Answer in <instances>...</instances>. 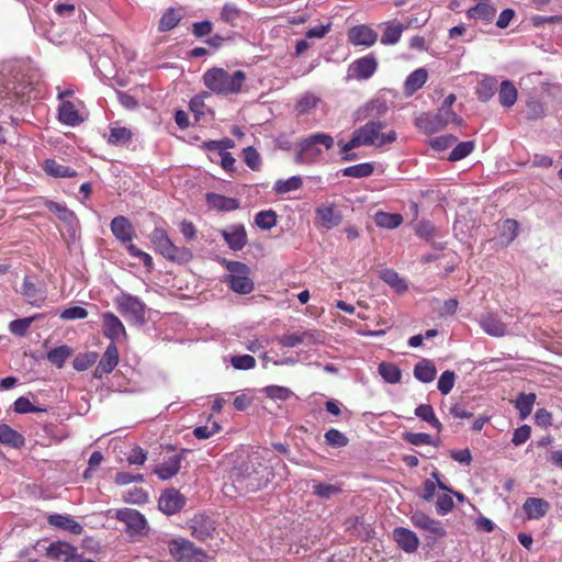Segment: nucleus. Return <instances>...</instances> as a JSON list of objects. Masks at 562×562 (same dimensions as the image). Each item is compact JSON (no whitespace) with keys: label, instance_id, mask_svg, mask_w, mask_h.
Returning a JSON list of instances; mask_svg holds the SVG:
<instances>
[{"label":"nucleus","instance_id":"obj_1","mask_svg":"<svg viewBox=\"0 0 562 562\" xmlns=\"http://www.w3.org/2000/svg\"><path fill=\"white\" fill-rule=\"evenodd\" d=\"M383 128V122L371 121L356 130L353 134H351L349 142L341 147V154H344L342 160L350 161L355 159L356 155L348 153L357 147L371 145L381 147L394 143L397 138L396 132L391 131L382 133L381 130Z\"/></svg>","mask_w":562,"mask_h":562},{"label":"nucleus","instance_id":"obj_2","mask_svg":"<svg viewBox=\"0 0 562 562\" xmlns=\"http://www.w3.org/2000/svg\"><path fill=\"white\" fill-rule=\"evenodd\" d=\"M247 80L246 74L243 70L228 72L222 67H211L203 72L202 82L210 92L229 97L236 95L243 91Z\"/></svg>","mask_w":562,"mask_h":562},{"label":"nucleus","instance_id":"obj_3","mask_svg":"<svg viewBox=\"0 0 562 562\" xmlns=\"http://www.w3.org/2000/svg\"><path fill=\"white\" fill-rule=\"evenodd\" d=\"M150 240L157 251L168 261L175 263H188L193 258V252L186 246H178L169 239L165 228L156 227L150 234Z\"/></svg>","mask_w":562,"mask_h":562},{"label":"nucleus","instance_id":"obj_4","mask_svg":"<svg viewBox=\"0 0 562 562\" xmlns=\"http://www.w3.org/2000/svg\"><path fill=\"white\" fill-rule=\"evenodd\" d=\"M319 145L330 149L334 147V138L326 133H314L307 138L301 139L294 162L310 165L316 162L323 154Z\"/></svg>","mask_w":562,"mask_h":562},{"label":"nucleus","instance_id":"obj_5","mask_svg":"<svg viewBox=\"0 0 562 562\" xmlns=\"http://www.w3.org/2000/svg\"><path fill=\"white\" fill-rule=\"evenodd\" d=\"M463 120L461 116L456 114L453 110L439 109L436 114H422L418 116L415 124L420 127L426 133H436L445 127V125L449 123H456L459 126L462 124Z\"/></svg>","mask_w":562,"mask_h":562},{"label":"nucleus","instance_id":"obj_6","mask_svg":"<svg viewBox=\"0 0 562 562\" xmlns=\"http://www.w3.org/2000/svg\"><path fill=\"white\" fill-rule=\"evenodd\" d=\"M226 268L231 272V274L227 276L231 290L239 294L251 293L254 283L249 278V268L238 261H227Z\"/></svg>","mask_w":562,"mask_h":562},{"label":"nucleus","instance_id":"obj_7","mask_svg":"<svg viewBox=\"0 0 562 562\" xmlns=\"http://www.w3.org/2000/svg\"><path fill=\"white\" fill-rule=\"evenodd\" d=\"M117 311L123 314L124 317L130 318L134 323H143L145 317V304L139 299L123 293L115 300Z\"/></svg>","mask_w":562,"mask_h":562},{"label":"nucleus","instance_id":"obj_8","mask_svg":"<svg viewBox=\"0 0 562 562\" xmlns=\"http://www.w3.org/2000/svg\"><path fill=\"white\" fill-rule=\"evenodd\" d=\"M115 517L125 525L126 532L132 537L145 533L147 522L144 515L139 512L133 508H123L116 512Z\"/></svg>","mask_w":562,"mask_h":562},{"label":"nucleus","instance_id":"obj_9","mask_svg":"<svg viewBox=\"0 0 562 562\" xmlns=\"http://www.w3.org/2000/svg\"><path fill=\"white\" fill-rule=\"evenodd\" d=\"M168 552L177 561H188L195 557L203 555V550L194 547L193 542L187 539H172L168 542Z\"/></svg>","mask_w":562,"mask_h":562},{"label":"nucleus","instance_id":"obj_10","mask_svg":"<svg viewBox=\"0 0 562 562\" xmlns=\"http://www.w3.org/2000/svg\"><path fill=\"white\" fill-rule=\"evenodd\" d=\"M186 496L182 495L176 488H168L162 494H160L158 501V507L160 512L167 515H173L180 513L182 507L186 506Z\"/></svg>","mask_w":562,"mask_h":562},{"label":"nucleus","instance_id":"obj_11","mask_svg":"<svg viewBox=\"0 0 562 562\" xmlns=\"http://www.w3.org/2000/svg\"><path fill=\"white\" fill-rule=\"evenodd\" d=\"M119 364V350L117 346L114 341H112L108 348H105V351L103 352V356L101 360H99L93 376L95 379H102L103 375L110 374L113 370H115L116 366Z\"/></svg>","mask_w":562,"mask_h":562},{"label":"nucleus","instance_id":"obj_12","mask_svg":"<svg viewBox=\"0 0 562 562\" xmlns=\"http://www.w3.org/2000/svg\"><path fill=\"white\" fill-rule=\"evenodd\" d=\"M348 41L355 46L370 47L378 41V33L369 25H355L348 31Z\"/></svg>","mask_w":562,"mask_h":562},{"label":"nucleus","instance_id":"obj_13","mask_svg":"<svg viewBox=\"0 0 562 562\" xmlns=\"http://www.w3.org/2000/svg\"><path fill=\"white\" fill-rule=\"evenodd\" d=\"M393 541L407 554L414 553L419 547V538L405 527H396L392 531Z\"/></svg>","mask_w":562,"mask_h":562},{"label":"nucleus","instance_id":"obj_14","mask_svg":"<svg viewBox=\"0 0 562 562\" xmlns=\"http://www.w3.org/2000/svg\"><path fill=\"white\" fill-rule=\"evenodd\" d=\"M221 235L231 250L239 251L247 244V234L243 224L231 225L222 229Z\"/></svg>","mask_w":562,"mask_h":562},{"label":"nucleus","instance_id":"obj_15","mask_svg":"<svg viewBox=\"0 0 562 562\" xmlns=\"http://www.w3.org/2000/svg\"><path fill=\"white\" fill-rule=\"evenodd\" d=\"M315 215L319 218L322 227L330 229L340 225L342 215L336 209L335 203H323L315 209Z\"/></svg>","mask_w":562,"mask_h":562},{"label":"nucleus","instance_id":"obj_16","mask_svg":"<svg viewBox=\"0 0 562 562\" xmlns=\"http://www.w3.org/2000/svg\"><path fill=\"white\" fill-rule=\"evenodd\" d=\"M191 529H192L193 538H195L196 540H199L201 542H205L209 539H211L212 536L214 535L215 525H214V521L210 517L203 516V515H196L192 519Z\"/></svg>","mask_w":562,"mask_h":562},{"label":"nucleus","instance_id":"obj_17","mask_svg":"<svg viewBox=\"0 0 562 562\" xmlns=\"http://www.w3.org/2000/svg\"><path fill=\"white\" fill-rule=\"evenodd\" d=\"M479 325L484 333L492 337H503L506 335L507 326L496 313H485L481 316Z\"/></svg>","mask_w":562,"mask_h":562},{"label":"nucleus","instance_id":"obj_18","mask_svg":"<svg viewBox=\"0 0 562 562\" xmlns=\"http://www.w3.org/2000/svg\"><path fill=\"white\" fill-rule=\"evenodd\" d=\"M526 519L538 520L544 518L550 509L549 502L540 497H529L522 505Z\"/></svg>","mask_w":562,"mask_h":562},{"label":"nucleus","instance_id":"obj_19","mask_svg":"<svg viewBox=\"0 0 562 562\" xmlns=\"http://www.w3.org/2000/svg\"><path fill=\"white\" fill-rule=\"evenodd\" d=\"M183 459V451L176 453L161 462L154 469V473L158 475L160 480H169L175 477L179 473L181 468V460Z\"/></svg>","mask_w":562,"mask_h":562},{"label":"nucleus","instance_id":"obj_20","mask_svg":"<svg viewBox=\"0 0 562 562\" xmlns=\"http://www.w3.org/2000/svg\"><path fill=\"white\" fill-rule=\"evenodd\" d=\"M58 119L61 124L67 126H78L83 122L80 111L76 108V104L70 101L59 102Z\"/></svg>","mask_w":562,"mask_h":562},{"label":"nucleus","instance_id":"obj_21","mask_svg":"<svg viewBox=\"0 0 562 562\" xmlns=\"http://www.w3.org/2000/svg\"><path fill=\"white\" fill-rule=\"evenodd\" d=\"M22 294L26 302L34 306H41L46 300V290L37 286L30 277L24 278Z\"/></svg>","mask_w":562,"mask_h":562},{"label":"nucleus","instance_id":"obj_22","mask_svg":"<svg viewBox=\"0 0 562 562\" xmlns=\"http://www.w3.org/2000/svg\"><path fill=\"white\" fill-rule=\"evenodd\" d=\"M376 68L378 61L371 55H366L361 58H358L356 63H353V74L358 80L370 79L376 71Z\"/></svg>","mask_w":562,"mask_h":562},{"label":"nucleus","instance_id":"obj_23","mask_svg":"<svg viewBox=\"0 0 562 562\" xmlns=\"http://www.w3.org/2000/svg\"><path fill=\"white\" fill-rule=\"evenodd\" d=\"M103 335L115 341L121 336H125L123 323L111 312L103 314Z\"/></svg>","mask_w":562,"mask_h":562},{"label":"nucleus","instance_id":"obj_24","mask_svg":"<svg viewBox=\"0 0 562 562\" xmlns=\"http://www.w3.org/2000/svg\"><path fill=\"white\" fill-rule=\"evenodd\" d=\"M111 233L122 243L131 241L133 236V227L127 217L117 215L111 221Z\"/></svg>","mask_w":562,"mask_h":562},{"label":"nucleus","instance_id":"obj_25","mask_svg":"<svg viewBox=\"0 0 562 562\" xmlns=\"http://www.w3.org/2000/svg\"><path fill=\"white\" fill-rule=\"evenodd\" d=\"M206 202L211 209L224 212L235 211L239 207V202L236 198H228L215 192L206 194Z\"/></svg>","mask_w":562,"mask_h":562},{"label":"nucleus","instance_id":"obj_26","mask_svg":"<svg viewBox=\"0 0 562 562\" xmlns=\"http://www.w3.org/2000/svg\"><path fill=\"white\" fill-rule=\"evenodd\" d=\"M0 443L9 448H22L25 445L24 436L7 424H0Z\"/></svg>","mask_w":562,"mask_h":562},{"label":"nucleus","instance_id":"obj_27","mask_svg":"<svg viewBox=\"0 0 562 562\" xmlns=\"http://www.w3.org/2000/svg\"><path fill=\"white\" fill-rule=\"evenodd\" d=\"M48 525L54 526L56 528H60L63 530H68L72 535L79 536L82 532V526L76 521L74 518H70L60 514H53L47 518Z\"/></svg>","mask_w":562,"mask_h":562},{"label":"nucleus","instance_id":"obj_28","mask_svg":"<svg viewBox=\"0 0 562 562\" xmlns=\"http://www.w3.org/2000/svg\"><path fill=\"white\" fill-rule=\"evenodd\" d=\"M437 370L431 360L424 358L414 366L413 375L420 383H429L435 380Z\"/></svg>","mask_w":562,"mask_h":562},{"label":"nucleus","instance_id":"obj_29","mask_svg":"<svg viewBox=\"0 0 562 562\" xmlns=\"http://www.w3.org/2000/svg\"><path fill=\"white\" fill-rule=\"evenodd\" d=\"M428 78L427 70L425 68H418L407 76L404 83V93L407 97H412L414 92L425 86Z\"/></svg>","mask_w":562,"mask_h":562},{"label":"nucleus","instance_id":"obj_30","mask_svg":"<svg viewBox=\"0 0 562 562\" xmlns=\"http://www.w3.org/2000/svg\"><path fill=\"white\" fill-rule=\"evenodd\" d=\"M517 88L510 80H504L501 86H498V103H501L503 108L510 109L517 103Z\"/></svg>","mask_w":562,"mask_h":562},{"label":"nucleus","instance_id":"obj_31","mask_svg":"<svg viewBox=\"0 0 562 562\" xmlns=\"http://www.w3.org/2000/svg\"><path fill=\"white\" fill-rule=\"evenodd\" d=\"M316 336V330H305L301 334H285L283 336L278 337V342L280 346L292 348L300 346L306 341H314Z\"/></svg>","mask_w":562,"mask_h":562},{"label":"nucleus","instance_id":"obj_32","mask_svg":"<svg viewBox=\"0 0 562 562\" xmlns=\"http://www.w3.org/2000/svg\"><path fill=\"white\" fill-rule=\"evenodd\" d=\"M44 171L46 175L52 176L53 178H56V179H58V178H75L77 176V171L74 168L61 165L55 159H46L45 160Z\"/></svg>","mask_w":562,"mask_h":562},{"label":"nucleus","instance_id":"obj_33","mask_svg":"<svg viewBox=\"0 0 562 562\" xmlns=\"http://www.w3.org/2000/svg\"><path fill=\"white\" fill-rule=\"evenodd\" d=\"M379 278L383 280L384 283L392 286L396 293H404L407 291V284L404 279H401L398 273L392 268H384L379 271Z\"/></svg>","mask_w":562,"mask_h":562},{"label":"nucleus","instance_id":"obj_34","mask_svg":"<svg viewBox=\"0 0 562 562\" xmlns=\"http://www.w3.org/2000/svg\"><path fill=\"white\" fill-rule=\"evenodd\" d=\"M467 14L470 19L481 20L488 23L495 19L496 9L488 2H477L475 7L469 8Z\"/></svg>","mask_w":562,"mask_h":562},{"label":"nucleus","instance_id":"obj_35","mask_svg":"<svg viewBox=\"0 0 562 562\" xmlns=\"http://www.w3.org/2000/svg\"><path fill=\"white\" fill-rule=\"evenodd\" d=\"M496 91L497 80L493 77H485L483 80L479 81L475 93L479 101L485 103L495 95Z\"/></svg>","mask_w":562,"mask_h":562},{"label":"nucleus","instance_id":"obj_36","mask_svg":"<svg viewBox=\"0 0 562 562\" xmlns=\"http://www.w3.org/2000/svg\"><path fill=\"white\" fill-rule=\"evenodd\" d=\"M75 547L68 542L56 541L46 548V555L54 561L66 560L75 551Z\"/></svg>","mask_w":562,"mask_h":562},{"label":"nucleus","instance_id":"obj_37","mask_svg":"<svg viewBox=\"0 0 562 562\" xmlns=\"http://www.w3.org/2000/svg\"><path fill=\"white\" fill-rule=\"evenodd\" d=\"M386 111L387 106L384 101L373 100L364 104L363 108L360 109V112H358V115H360L362 120L375 119L384 116Z\"/></svg>","mask_w":562,"mask_h":562},{"label":"nucleus","instance_id":"obj_38","mask_svg":"<svg viewBox=\"0 0 562 562\" xmlns=\"http://www.w3.org/2000/svg\"><path fill=\"white\" fill-rule=\"evenodd\" d=\"M74 355V350L68 346H58L54 349L47 351V360L49 363L55 366L58 369H61L66 363L67 359H69Z\"/></svg>","mask_w":562,"mask_h":562},{"label":"nucleus","instance_id":"obj_39","mask_svg":"<svg viewBox=\"0 0 562 562\" xmlns=\"http://www.w3.org/2000/svg\"><path fill=\"white\" fill-rule=\"evenodd\" d=\"M182 16L178 9L168 8L164 14H161L158 31L169 32L179 25Z\"/></svg>","mask_w":562,"mask_h":562},{"label":"nucleus","instance_id":"obj_40","mask_svg":"<svg viewBox=\"0 0 562 562\" xmlns=\"http://www.w3.org/2000/svg\"><path fill=\"white\" fill-rule=\"evenodd\" d=\"M414 414L416 417L432 426L435 430L439 432L441 431L442 424L440 423L439 418L436 417L432 405L422 404L415 407Z\"/></svg>","mask_w":562,"mask_h":562},{"label":"nucleus","instance_id":"obj_41","mask_svg":"<svg viewBox=\"0 0 562 562\" xmlns=\"http://www.w3.org/2000/svg\"><path fill=\"white\" fill-rule=\"evenodd\" d=\"M373 221H375V224L378 227H384V228H396L400 226L404 218L401 214L397 213H386L384 211H378L375 213V216H373Z\"/></svg>","mask_w":562,"mask_h":562},{"label":"nucleus","instance_id":"obj_42","mask_svg":"<svg viewBox=\"0 0 562 562\" xmlns=\"http://www.w3.org/2000/svg\"><path fill=\"white\" fill-rule=\"evenodd\" d=\"M537 401V394L535 393H520L516 400V407L519 412L520 418H527L532 412V406Z\"/></svg>","mask_w":562,"mask_h":562},{"label":"nucleus","instance_id":"obj_43","mask_svg":"<svg viewBox=\"0 0 562 562\" xmlns=\"http://www.w3.org/2000/svg\"><path fill=\"white\" fill-rule=\"evenodd\" d=\"M132 139V132L125 126L111 127L108 137L109 145L122 146L130 143Z\"/></svg>","mask_w":562,"mask_h":562},{"label":"nucleus","instance_id":"obj_44","mask_svg":"<svg viewBox=\"0 0 562 562\" xmlns=\"http://www.w3.org/2000/svg\"><path fill=\"white\" fill-rule=\"evenodd\" d=\"M46 209L55 214L63 223H72L75 220V213L61 203L47 201L45 203Z\"/></svg>","mask_w":562,"mask_h":562},{"label":"nucleus","instance_id":"obj_45","mask_svg":"<svg viewBox=\"0 0 562 562\" xmlns=\"http://www.w3.org/2000/svg\"><path fill=\"white\" fill-rule=\"evenodd\" d=\"M378 371L380 376L383 378L384 381L395 384L401 381V370L397 366L389 362L380 363L378 367Z\"/></svg>","mask_w":562,"mask_h":562},{"label":"nucleus","instance_id":"obj_46","mask_svg":"<svg viewBox=\"0 0 562 562\" xmlns=\"http://www.w3.org/2000/svg\"><path fill=\"white\" fill-rule=\"evenodd\" d=\"M302 187V179L300 176H292L286 180H279L274 182L273 191L278 194H284L299 190Z\"/></svg>","mask_w":562,"mask_h":562},{"label":"nucleus","instance_id":"obj_47","mask_svg":"<svg viewBox=\"0 0 562 562\" xmlns=\"http://www.w3.org/2000/svg\"><path fill=\"white\" fill-rule=\"evenodd\" d=\"M341 492L342 488L340 484L316 483L313 486L314 495L322 499H329L334 495H338Z\"/></svg>","mask_w":562,"mask_h":562},{"label":"nucleus","instance_id":"obj_48","mask_svg":"<svg viewBox=\"0 0 562 562\" xmlns=\"http://www.w3.org/2000/svg\"><path fill=\"white\" fill-rule=\"evenodd\" d=\"M373 173V166L370 162H361L342 170V175L350 178H364Z\"/></svg>","mask_w":562,"mask_h":562},{"label":"nucleus","instance_id":"obj_49","mask_svg":"<svg viewBox=\"0 0 562 562\" xmlns=\"http://www.w3.org/2000/svg\"><path fill=\"white\" fill-rule=\"evenodd\" d=\"M474 149H475L474 142H471V140L462 142V143L456 145V147L452 149V151H450V154L448 156V160L452 161V162L460 161L461 159H463L468 155H470Z\"/></svg>","mask_w":562,"mask_h":562},{"label":"nucleus","instance_id":"obj_50","mask_svg":"<svg viewBox=\"0 0 562 562\" xmlns=\"http://www.w3.org/2000/svg\"><path fill=\"white\" fill-rule=\"evenodd\" d=\"M40 315H34L30 317L19 318L10 323V331L15 336H25L27 329L31 327L34 321L40 318Z\"/></svg>","mask_w":562,"mask_h":562},{"label":"nucleus","instance_id":"obj_51","mask_svg":"<svg viewBox=\"0 0 562 562\" xmlns=\"http://www.w3.org/2000/svg\"><path fill=\"white\" fill-rule=\"evenodd\" d=\"M325 441L329 447L344 448L348 446V437L336 428H329L325 434Z\"/></svg>","mask_w":562,"mask_h":562},{"label":"nucleus","instance_id":"obj_52","mask_svg":"<svg viewBox=\"0 0 562 562\" xmlns=\"http://www.w3.org/2000/svg\"><path fill=\"white\" fill-rule=\"evenodd\" d=\"M402 32H404V25L402 24L397 23L393 25H386L382 40H380V42H382V44L385 45L397 44L401 38Z\"/></svg>","mask_w":562,"mask_h":562},{"label":"nucleus","instance_id":"obj_53","mask_svg":"<svg viewBox=\"0 0 562 562\" xmlns=\"http://www.w3.org/2000/svg\"><path fill=\"white\" fill-rule=\"evenodd\" d=\"M243 155L246 166L252 171H259L262 166V159L260 158L258 150L255 147L249 146L243 150Z\"/></svg>","mask_w":562,"mask_h":562},{"label":"nucleus","instance_id":"obj_54","mask_svg":"<svg viewBox=\"0 0 562 562\" xmlns=\"http://www.w3.org/2000/svg\"><path fill=\"white\" fill-rule=\"evenodd\" d=\"M240 14H243V12L235 4L226 3L222 8L221 20L231 26H236Z\"/></svg>","mask_w":562,"mask_h":562},{"label":"nucleus","instance_id":"obj_55","mask_svg":"<svg viewBox=\"0 0 562 562\" xmlns=\"http://www.w3.org/2000/svg\"><path fill=\"white\" fill-rule=\"evenodd\" d=\"M98 355L94 351L80 353L74 360V368L77 371H83L95 364Z\"/></svg>","mask_w":562,"mask_h":562},{"label":"nucleus","instance_id":"obj_56","mask_svg":"<svg viewBox=\"0 0 562 562\" xmlns=\"http://www.w3.org/2000/svg\"><path fill=\"white\" fill-rule=\"evenodd\" d=\"M13 411H15L19 414H26L46 412V408L35 406L26 397L20 396L19 398L15 400V402H13Z\"/></svg>","mask_w":562,"mask_h":562},{"label":"nucleus","instance_id":"obj_57","mask_svg":"<svg viewBox=\"0 0 562 562\" xmlns=\"http://www.w3.org/2000/svg\"><path fill=\"white\" fill-rule=\"evenodd\" d=\"M267 397L272 401H286L291 397L292 391L290 387H283L278 385H270L263 390Z\"/></svg>","mask_w":562,"mask_h":562},{"label":"nucleus","instance_id":"obj_58","mask_svg":"<svg viewBox=\"0 0 562 562\" xmlns=\"http://www.w3.org/2000/svg\"><path fill=\"white\" fill-rule=\"evenodd\" d=\"M255 223L262 229H270L276 225V213L273 210H263L258 212Z\"/></svg>","mask_w":562,"mask_h":562},{"label":"nucleus","instance_id":"obj_59","mask_svg":"<svg viewBox=\"0 0 562 562\" xmlns=\"http://www.w3.org/2000/svg\"><path fill=\"white\" fill-rule=\"evenodd\" d=\"M404 440L405 442H408L415 447L424 445H435L431 435L426 432H405Z\"/></svg>","mask_w":562,"mask_h":562},{"label":"nucleus","instance_id":"obj_60","mask_svg":"<svg viewBox=\"0 0 562 562\" xmlns=\"http://www.w3.org/2000/svg\"><path fill=\"white\" fill-rule=\"evenodd\" d=\"M221 429V425L216 422H213L211 425L195 427L193 429V435L196 439H209L212 436L218 434Z\"/></svg>","mask_w":562,"mask_h":562},{"label":"nucleus","instance_id":"obj_61","mask_svg":"<svg viewBox=\"0 0 562 562\" xmlns=\"http://www.w3.org/2000/svg\"><path fill=\"white\" fill-rule=\"evenodd\" d=\"M231 364L236 370H251L256 367V358L250 355L235 356L231 358Z\"/></svg>","mask_w":562,"mask_h":562},{"label":"nucleus","instance_id":"obj_62","mask_svg":"<svg viewBox=\"0 0 562 562\" xmlns=\"http://www.w3.org/2000/svg\"><path fill=\"white\" fill-rule=\"evenodd\" d=\"M319 102V99L316 95L311 93H306L302 95L296 103V111L300 115L306 114L312 109H315L316 104Z\"/></svg>","mask_w":562,"mask_h":562},{"label":"nucleus","instance_id":"obj_63","mask_svg":"<svg viewBox=\"0 0 562 562\" xmlns=\"http://www.w3.org/2000/svg\"><path fill=\"white\" fill-rule=\"evenodd\" d=\"M456 374L453 371L446 370L441 373L438 382V389L441 394L447 395L454 386Z\"/></svg>","mask_w":562,"mask_h":562},{"label":"nucleus","instance_id":"obj_64","mask_svg":"<svg viewBox=\"0 0 562 562\" xmlns=\"http://www.w3.org/2000/svg\"><path fill=\"white\" fill-rule=\"evenodd\" d=\"M59 317L63 321L82 319L88 317V310L81 306H70L61 311Z\"/></svg>","mask_w":562,"mask_h":562}]
</instances>
